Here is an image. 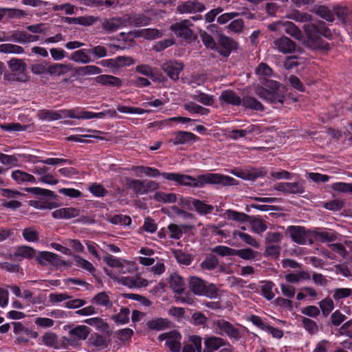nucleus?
I'll return each mask as SVG.
<instances>
[{
    "mask_svg": "<svg viewBox=\"0 0 352 352\" xmlns=\"http://www.w3.org/2000/svg\"><path fill=\"white\" fill-rule=\"evenodd\" d=\"M162 176L169 181H173L179 185L194 188H204L206 184H222L234 186L238 182L234 178L219 173H206L199 175L197 177L179 173H162Z\"/></svg>",
    "mask_w": 352,
    "mask_h": 352,
    "instance_id": "nucleus-1",
    "label": "nucleus"
},
{
    "mask_svg": "<svg viewBox=\"0 0 352 352\" xmlns=\"http://www.w3.org/2000/svg\"><path fill=\"white\" fill-rule=\"evenodd\" d=\"M266 87H258L256 88V94L267 102L276 105L277 104H283L285 98V87L275 80H267Z\"/></svg>",
    "mask_w": 352,
    "mask_h": 352,
    "instance_id": "nucleus-2",
    "label": "nucleus"
},
{
    "mask_svg": "<svg viewBox=\"0 0 352 352\" xmlns=\"http://www.w3.org/2000/svg\"><path fill=\"white\" fill-rule=\"evenodd\" d=\"M324 23L320 22L318 25L314 23L305 24L303 26L305 38L303 44L311 49H318L322 47L321 35L325 37L331 36V31L323 27Z\"/></svg>",
    "mask_w": 352,
    "mask_h": 352,
    "instance_id": "nucleus-3",
    "label": "nucleus"
},
{
    "mask_svg": "<svg viewBox=\"0 0 352 352\" xmlns=\"http://www.w3.org/2000/svg\"><path fill=\"white\" fill-rule=\"evenodd\" d=\"M190 290L197 296H206L214 299L219 296V289L213 283H208L197 276H191L188 279Z\"/></svg>",
    "mask_w": 352,
    "mask_h": 352,
    "instance_id": "nucleus-4",
    "label": "nucleus"
},
{
    "mask_svg": "<svg viewBox=\"0 0 352 352\" xmlns=\"http://www.w3.org/2000/svg\"><path fill=\"white\" fill-rule=\"evenodd\" d=\"M212 324L215 332L221 336H227L234 341H239L243 337V333L239 328L224 319L214 320Z\"/></svg>",
    "mask_w": 352,
    "mask_h": 352,
    "instance_id": "nucleus-5",
    "label": "nucleus"
},
{
    "mask_svg": "<svg viewBox=\"0 0 352 352\" xmlns=\"http://www.w3.org/2000/svg\"><path fill=\"white\" fill-rule=\"evenodd\" d=\"M126 187L131 189L136 195H142L152 192L160 188V185L155 181L149 179H135L126 178Z\"/></svg>",
    "mask_w": 352,
    "mask_h": 352,
    "instance_id": "nucleus-6",
    "label": "nucleus"
},
{
    "mask_svg": "<svg viewBox=\"0 0 352 352\" xmlns=\"http://www.w3.org/2000/svg\"><path fill=\"white\" fill-rule=\"evenodd\" d=\"M68 330V338H64L67 343L72 346H78L82 340H85L91 333V329L86 325L68 324L64 327Z\"/></svg>",
    "mask_w": 352,
    "mask_h": 352,
    "instance_id": "nucleus-7",
    "label": "nucleus"
},
{
    "mask_svg": "<svg viewBox=\"0 0 352 352\" xmlns=\"http://www.w3.org/2000/svg\"><path fill=\"white\" fill-rule=\"evenodd\" d=\"M182 336L177 330H172L168 332L161 333L158 336L157 340L160 342L164 341V346L170 352H179L182 349Z\"/></svg>",
    "mask_w": 352,
    "mask_h": 352,
    "instance_id": "nucleus-8",
    "label": "nucleus"
},
{
    "mask_svg": "<svg viewBox=\"0 0 352 352\" xmlns=\"http://www.w3.org/2000/svg\"><path fill=\"white\" fill-rule=\"evenodd\" d=\"M292 241L298 244H313L312 231L306 230L301 226H291L287 228Z\"/></svg>",
    "mask_w": 352,
    "mask_h": 352,
    "instance_id": "nucleus-9",
    "label": "nucleus"
},
{
    "mask_svg": "<svg viewBox=\"0 0 352 352\" xmlns=\"http://www.w3.org/2000/svg\"><path fill=\"white\" fill-rule=\"evenodd\" d=\"M192 25L190 20L184 19L171 25L170 29L176 36L187 40L190 39L192 35V31L190 28Z\"/></svg>",
    "mask_w": 352,
    "mask_h": 352,
    "instance_id": "nucleus-10",
    "label": "nucleus"
},
{
    "mask_svg": "<svg viewBox=\"0 0 352 352\" xmlns=\"http://www.w3.org/2000/svg\"><path fill=\"white\" fill-rule=\"evenodd\" d=\"M161 68L170 79L177 81L180 72L184 69V65L177 60H168L162 63Z\"/></svg>",
    "mask_w": 352,
    "mask_h": 352,
    "instance_id": "nucleus-11",
    "label": "nucleus"
},
{
    "mask_svg": "<svg viewBox=\"0 0 352 352\" xmlns=\"http://www.w3.org/2000/svg\"><path fill=\"white\" fill-rule=\"evenodd\" d=\"M237 48V43L232 38L220 34L218 38V47L217 50L219 53L223 56H228L231 52Z\"/></svg>",
    "mask_w": 352,
    "mask_h": 352,
    "instance_id": "nucleus-12",
    "label": "nucleus"
},
{
    "mask_svg": "<svg viewBox=\"0 0 352 352\" xmlns=\"http://www.w3.org/2000/svg\"><path fill=\"white\" fill-rule=\"evenodd\" d=\"M206 10L205 6L197 0H188L179 3L176 10L179 14L201 12Z\"/></svg>",
    "mask_w": 352,
    "mask_h": 352,
    "instance_id": "nucleus-13",
    "label": "nucleus"
},
{
    "mask_svg": "<svg viewBox=\"0 0 352 352\" xmlns=\"http://www.w3.org/2000/svg\"><path fill=\"white\" fill-rule=\"evenodd\" d=\"M273 48L283 54H292L296 51V44L287 36H283L274 41Z\"/></svg>",
    "mask_w": 352,
    "mask_h": 352,
    "instance_id": "nucleus-14",
    "label": "nucleus"
},
{
    "mask_svg": "<svg viewBox=\"0 0 352 352\" xmlns=\"http://www.w3.org/2000/svg\"><path fill=\"white\" fill-rule=\"evenodd\" d=\"M185 201L188 207L192 206L201 216L211 214L214 210L213 206L207 204L205 201L195 198H188L185 199Z\"/></svg>",
    "mask_w": 352,
    "mask_h": 352,
    "instance_id": "nucleus-15",
    "label": "nucleus"
},
{
    "mask_svg": "<svg viewBox=\"0 0 352 352\" xmlns=\"http://www.w3.org/2000/svg\"><path fill=\"white\" fill-rule=\"evenodd\" d=\"M118 283L131 289L146 287L148 282L139 275L131 276H121L118 278Z\"/></svg>",
    "mask_w": 352,
    "mask_h": 352,
    "instance_id": "nucleus-16",
    "label": "nucleus"
},
{
    "mask_svg": "<svg viewBox=\"0 0 352 352\" xmlns=\"http://www.w3.org/2000/svg\"><path fill=\"white\" fill-rule=\"evenodd\" d=\"M10 34L11 41L20 44L33 43L39 40L38 36L30 34L25 31L14 30Z\"/></svg>",
    "mask_w": 352,
    "mask_h": 352,
    "instance_id": "nucleus-17",
    "label": "nucleus"
},
{
    "mask_svg": "<svg viewBox=\"0 0 352 352\" xmlns=\"http://www.w3.org/2000/svg\"><path fill=\"white\" fill-rule=\"evenodd\" d=\"M128 18L124 17V15L121 17L107 19L102 22V26L106 31L113 32L118 30L119 28L126 27V20Z\"/></svg>",
    "mask_w": 352,
    "mask_h": 352,
    "instance_id": "nucleus-18",
    "label": "nucleus"
},
{
    "mask_svg": "<svg viewBox=\"0 0 352 352\" xmlns=\"http://www.w3.org/2000/svg\"><path fill=\"white\" fill-rule=\"evenodd\" d=\"M172 322L167 318H155L146 322V327L150 330L160 331L171 327Z\"/></svg>",
    "mask_w": 352,
    "mask_h": 352,
    "instance_id": "nucleus-19",
    "label": "nucleus"
},
{
    "mask_svg": "<svg viewBox=\"0 0 352 352\" xmlns=\"http://www.w3.org/2000/svg\"><path fill=\"white\" fill-rule=\"evenodd\" d=\"M95 80L103 86L120 87L122 85V80L108 74H102L96 76Z\"/></svg>",
    "mask_w": 352,
    "mask_h": 352,
    "instance_id": "nucleus-20",
    "label": "nucleus"
},
{
    "mask_svg": "<svg viewBox=\"0 0 352 352\" xmlns=\"http://www.w3.org/2000/svg\"><path fill=\"white\" fill-rule=\"evenodd\" d=\"M109 292H101L96 294L91 302L92 304L104 307L105 309H110L113 306V302L110 296Z\"/></svg>",
    "mask_w": 352,
    "mask_h": 352,
    "instance_id": "nucleus-21",
    "label": "nucleus"
},
{
    "mask_svg": "<svg viewBox=\"0 0 352 352\" xmlns=\"http://www.w3.org/2000/svg\"><path fill=\"white\" fill-rule=\"evenodd\" d=\"M87 343L92 349L96 350H102L108 346L107 339L98 333L92 334Z\"/></svg>",
    "mask_w": 352,
    "mask_h": 352,
    "instance_id": "nucleus-22",
    "label": "nucleus"
},
{
    "mask_svg": "<svg viewBox=\"0 0 352 352\" xmlns=\"http://www.w3.org/2000/svg\"><path fill=\"white\" fill-rule=\"evenodd\" d=\"M197 137L192 133L188 131H179L170 141L174 145L185 144L195 142Z\"/></svg>",
    "mask_w": 352,
    "mask_h": 352,
    "instance_id": "nucleus-23",
    "label": "nucleus"
},
{
    "mask_svg": "<svg viewBox=\"0 0 352 352\" xmlns=\"http://www.w3.org/2000/svg\"><path fill=\"white\" fill-rule=\"evenodd\" d=\"M124 17H127L126 20V26L133 25L135 27H140L147 25L149 23L150 18L144 14H125Z\"/></svg>",
    "mask_w": 352,
    "mask_h": 352,
    "instance_id": "nucleus-24",
    "label": "nucleus"
},
{
    "mask_svg": "<svg viewBox=\"0 0 352 352\" xmlns=\"http://www.w3.org/2000/svg\"><path fill=\"white\" fill-rule=\"evenodd\" d=\"M79 214L80 210L74 208H62L54 210L52 214L54 219H71Z\"/></svg>",
    "mask_w": 352,
    "mask_h": 352,
    "instance_id": "nucleus-25",
    "label": "nucleus"
},
{
    "mask_svg": "<svg viewBox=\"0 0 352 352\" xmlns=\"http://www.w3.org/2000/svg\"><path fill=\"white\" fill-rule=\"evenodd\" d=\"M232 173L245 180H254L257 177H263L264 173L261 170L252 169L251 170H233Z\"/></svg>",
    "mask_w": 352,
    "mask_h": 352,
    "instance_id": "nucleus-26",
    "label": "nucleus"
},
{
    "mask_svg": "<svg viewBox=\"0 0 352 352\" xmlns=\"http://www.w3.org/2000/svg\"><path fill=\"white\" fill-rule=\"evenodd\" d=\"M170 287L175 293L181 294L185 289L184 280L179 274L174 273L170 275L168 278Z\"/></svg>",
    "mask_w": 352,
    "mask_h": 352,
    "instance_id": "nucleus-27",
    "label": "nucleus"
},
{
    "mask_svg": "<svg viewBox=\"0 0 352 352\" xmlns=\"http://www.w3.org/2000/svg\"><path fill=\"white\" fill-rule=\"evenodd\" d=\"M36 254V250L34 248L27 245H22L16 248L14 254L10 256V258L21 257L22 258L32 259L35 258Z\"/></svg>",
    "mask_w": 352,
    "mask_h": 352,
    "instance_id": "nucleus-28",
    "label": "nucleus"
},
{
    "mask_svg": "<svg viewBox=\"0 0 352 352\" xmlns=\"http://www.w3.org/2000/svg\"><path fill=\"white\" fill-rule=\"evenodd\" d=\"M280 24H282L284 28V31L286 34L290 35L298 41L302 40L303 34L302 31L294 23L291 21H285L280 22Z\"/></svg>",
    "mask_w": 352,
    "mask_h": 352,
    "instance_id": "nucleus-29",
    "label": "nucleus"
},
{
    "mask_svg": "<svg viewBox=\"0 0 352 352\" xmlns=\"http://www.w3.org/2000/svg\"><path fill=\"white\" fill-rule=\"evenodd\" d=\"M73 69L71 64L54 63L47 67V74L50 75L61 76Z\"/></svg>",
    "mask_w": 352,
    "mask_h": 352,
    "instance_id": "nucleus-30",
    "label": "nucleus"
},
{
    "mask_svg": "<svg viewBox=\"0 0 352 352\" xmlns=\"http://www.w3.org/2000/svg\"><path fill=\"white\" fill-rule=\"evenodd\" d=\"M219 100L226 104L239 106L241 103V98L233 91H223L220 96Z\"/></svg>",
    "mask_w": 352,
    "mask_h": 352,
    "instance_id": "nucleus-31",
    "label": "nucleus"
},
{
    "mask_svg": "<svg viewBox=\"0 0 352 352\" xmlns=\"http://www.w3.org/2000/svg\"><path fill=\"white\" fill-rule=\"evenodd\" d=\"M64 118L89 120V111L80 108L62 109Z\"/></svg>",
    "mask_w": 352,
    "mask_h": 352,
    "instance_id": "nucleus-32",
    "label": "nucleus"
},
{
    "mask_svg": "<svg viewBox=\"0 0 352 352\" xmlns=\"http://www.w3.org/2000/svg\"><path fill=\"white\" fill-rule=\"evenodd\" d=\"M241 104L245 109L262 111L264 110L263 105L254 97L245 96L241 99Z\"/></svg>",
    "mask_w": 352,
    "mask_h": 352,
    "instance_id": "nucleus-33",
    "label": "nucleus"
},
{
    "mask_svg": "<svg viewBox=\"0 0 352 352\" xmlns=\"http://www.w3.org/2000/svg\"><path fill=\"white\" fill-rule=\"evenodd\" d=\"M204 345L215 351L223 346L228 345V342L221 337L212 336L205 340Z\"/></svg>",
    "mask_w": 352,
    "mask_h": 352,
    "instance_id": "nucleus-34",
    "label": "nucleus"
},
{
    "mask_svg": "<svg viewBox=\"0 0 352 352\" xmlns=\"http://www.w3.org/2000/svg\"><path fill=\"white\" fill-rule=\"evenodd\" d=\"M39 119L48 121H54L62 119L64 116L62 109L58 111L43 109L38 112Z\"/></svg>",
    "mask_w": 352,
    "mask_h": 352,
    "instance_id": "nucleus-35",
    "label": "nucleus"
},
{
    "mask_svg": "<svg viewBox=\"0 0 352 352\" xmlns=\"http://www.w3.org/2000/svg\"><path fill=\"white\" fill-rule=\"evenodd\" d=\"M313 243L314 241H319L322 243L331 242L336 240V235L332 232L312 231Z\"/></svg>",
    "mask_w": 352,
    "mask_h": 352,
    "instance_id": "nucleus-36",
    "label": "nucleus"
},
{
    "mask_svg": "<svg viewBox=\"0 0 352 352\" xmlns=\"http://www.w3.org/2000/svg\"><path fill=\"white\" fill-rule=\"evenodd\" d=\"M12 177L19 184L24 182H36V178L32 175H30L21 170L13 171L12 173Z\"/></svg>",
    "mask_w": 352,
    "mask_h": 352,
    "instance_id": "nucleus-37",
    "label": "nucleus"
},
{
    "mask_svg": "<svg viewBox=\"0 0 352 352\" xmlns=\"http://www.w3.org/2000/svg\"><path fill=\"white\" fill-rule=\"evenodd\" d=\"M84 322L91 326L95 327L98 330L104 333H108L109 326L103 319L99 317L90 318L84 320Z\"/></svg>",
    "mask_w": 352,
    "mask_h": 352,
    "instance_id": "nucleus-38",
    "label": "nucleus"
},
{
    "mask_svg": "<svg viewBox=\"0 0 352 352\" xmlns=\"http://www.w3.org/2000/svg\"><path fill=\"white\" fill-rule=\"evenodd\" d=\"M233 236L234 238H236V236L239 237L246 244L254 248H258L260 247L259 242L254 237L245 232H242L239 230H234L233 232Z\"/></svg>",
    "mask_w": 352,
    "mask_h": 352,
    "instance_id": "nucleus-39",
    "label": "nucleus"
},
{
    "mask_svg": "<svg viewBox=\"0 0 352 352\" xmlns=\"http://www.w3.org/2000/svg\"><path fill=\"white\" fill-rule=\"evenodd\" d=\"M234 256H237L241 258L246 261L256 259L259 256V252L250 248L235 250Z\"/></svg>",
    "mask_w": 352,
    "mask_h": 352,
    "instance_id": "nucleus-40",
    "label": "nucleus"
},
{
    "mask_svg": "<svg viewBox=\"0 0 352 352\" xmlns=\"http://www.w3.org/2000/svg\"><path fill=\"white\" fill-rule=\"evenodd\" d=\"M225 215L227 219L240 223L248 221L250 219V217L245 213L232 210H227L225 212Z\"/></svg>",
    "mask_w": 352,
    "mask_h": 352,
    "instance_id": "nucleus-41",
    "label": "nucleus"
},
{
    "mask_svg": "<svg viewBox=\"0 0 352 352\" xmlns=\"http://www.w3.org/2000/svg\"><path fill=\"white\" fill-rule=\"evenodd\" d=\"M25 52L23 47L12 44V43H4L0 45V53L3 54H22Z\"/></svg>",
    "mask_w": 352,
    "mask_h": 352,
    "instance_id": "nucleus-42",
    "label": "nucleus"
},
{
    "mask_svg": "<svg viewBox=\"0 0 352 352\" xmlns=\"http://www.w3.org/2000/svg\"><path fill=\"white\" fill-rule=\"evenodd\" d=\"M131 169L136 173H142L150 177H157L162 174L158 169L150 166H133Z\"/></svg>",
    "mask_w": 352,
    "mask_h": 352,
    "instance_id": "nucleus-43",
    "label": "nucleus"
},
{
    "mask_svg": "<svg viewBox=\"0 0 352 352\" xmlns=\"http://www.w3.org/2000/svg\"><path fill=\"white\" fill-rule=\"evenodd\" d=\"M69 59L82 64H87L91 61V58L85 53V50H78L72 52Z\"/></svg>",
    "mask_w": 352,
    "mask_h": 352,
    "instance_id": "nucleus-44",
    "label": "nucleus"
},
{
    "mask_svg": "<svg viewBox=\"0 0 352 352\" xmlns=\"http://www.w3.org/2000/svg\"><path fill=\"white\" fill-rule=\"evenodd\" d=\"M43 343L47 346L53 347L54 349H60V345L58 341V336L52 332L45 333L42 336Z\"/></svg>",
    "mask_w": 352,
    "mask_h": 352,
    "instance_id": "nucleus-45",
    "label": "nucleus"
},
{
    "mask_svg": "<svg viewBox=\"0 0 352 352\" xmlns=\"http://www.w3.org/2000/svg\"><path fill=\"white\" fill-rule=\"evenodd\" d=\"M287 19L294 20L297 22L304 23L310 21L311 20V16L307 12H302L299 10H293L290 13L286 15Z\"/></svg>",
    "mask_w": 352,
    "mask_h": 352,
    "instance_id": "nucleus-46",
    "label": "nucleus"
},
{
    "mask_svg": "<svg viewBox=\"0 0 352 352\" xmlns=\"http://www.w3.org/2000/svg\"><path fill=\"white\" fill-rule=\"evenodd\" d=\"M109 65L117 67L130 66L134 63V60L130 56H120L115 58L107 60Z\"/></svg>",
    "mask_w": 352,
    "mask_h": 352,
    "instance_id": "nucleus-47",
    "label": "nucleus"
},
{
    "mask_svg": "<svg viewBox=\"0 0 352 352\" xmlns=\"http://www.w3.org/2000/svg\"><path fill=\"white\" fill-rule=\"evenodd\" d=\"M130 310L127 307H122L120 312L112 316V320L118 324H124L129 321Z\"/></svg>",
    "mask_w": 352,
    "mask_h": 352,
    "instance_id": "nucleus-48",
    "label": "nucleus"
},
{
    "mask_svg": "<svg viewBox=\"0 0 352 352\" xmlns=\"http://www.w3.org/2000/svg\"><path fill=\"white\" fill-rule=\"evenodd\" d=\"M256 128V127L254 125H250L245 129H234L230 132L229 137L233 140L244 138L247 135H250L254 132Z\"/></svg>",
    "mask_w": 352,
    "mask_h": 352,
    "instance_id": "nucleus-49",
    "label": "nucleus"
},
{
    "mask_svg": "<svg viewBox=\"0 0 352 352\" xmlns=\"http://www.w3.org/2000/svg\"><path fill=\"white\" fill-rule=\"evenodd\" d=\"M314 11L320 17L332 22L334 21L333 13L325 6H318L314 8Z\"/></svg>",
    "mask_w": 352,
    "mask_h": 352,
    "instance_id": "nucleus-50",
    "label": "nucleus"
},
{
    "mask_svg": "<svg viewBox=\"0 0 352 352\" xmlns=\"http://www.w3.org/2000/svg\"><path fill=\"white\" fill-rule=\"evenodd\" d=\"M302 324L304 329L311 336L317 334L319 331V327L316 322L310 318H302Z\"/></svg>",
    "mask_w": 352,
    "mask_h": 352,
    "instance_id": "nucleus-51",
    "label": "nucleus"
},
{
    "mask_svg": "<svg viewBox=\"0 0 352 352\" xmlns=\"http://www.w3.org/2000/svg\"><path fill=\"white\" fill-rule=\"evenodd\" d=\"M0 10L2 11V18L4 15H8V16L10 18L16 19H21L27 16V13L20 9L0 8Z\"/></svg>",
    "mask_w": 352,
    "mask_h": 352,
    "instance_id": "nucleus-52",
    "label": "nucleus"
},
{
    "mask_svg": "<svg viewBox=\"0 0 352 352\" xmlns=\"http://www.w3.org/2000/svg\"><path fill=\"white\" fill-rule=\"evenodd\" d=\"M265 249L264 251V256L266 257H271L273 258H278L280 254L281 247L280 245L274 244H265Z\"/></svg>",
    "mask_w": 352,
    "mask_h": 352,
    "instance_id": "nucleus-53",
    "label": "nucleus"
},
{
    "mask_svg": "<svg viewBox=\"0 0 352 352\" xmlns=\"http://www.w3.org/2000/svg\"><path fill=\"white\" fill-rule=\"evenodd\" d=\"M184 109L190 113H197L201 116L207 115L209 109L202 107L195 102H189L184 104Z\"/></svg>",
    "mask_w": 352,
    "mask_h": 352,
    "instance_id": "nucleus-54",
    "label": "nucleus"
},
{
    "mask_svg": "<svg viewBox=\"0 0 352 352\" xmlns=\"http://www.w3.org/2000/svg\"><path fill=\"white\" fill-rule=\"evenodd\" d=\"M323 316L327 317L334 309V302L332 299L327 297L319 302Z\"/></svg>",
    "mask_w": 352,
    "mask_h": 352,
    "instance_id": "nucleus-55",
    "label": "nucleus"
},
{
    "mask_svg": "<svg viewBox=\"0 0 352 352\" xmlns=\"http://www.w3.org/2000/svg\"><path fill=\"white\" fill-rule=\"evenodd\" d=\"M154 199L157 201L170 204L177 201V195L175 193L157 192L154 195Z\"/></svg>",
    "mask_w": 352,
    "mask_h": 352,
    "instance_id": "nucleus-56",
    "label": "nucleus"
},
{
    "mask_svg": "<svg viewBox=\"0 0 352 352\" xmlns=\"http://www.w3.org/2000/svg\"><path fill=\"white\" fill-rule=\"evenodd\" d=\"M53 254V252H40L38 255H35V260L42 266H45L48 264L52 265Z\"/></svg>",
    "mask_w": 352,
    "mask_h": 352,
    "instance_id": "nucleus-57",
    "label": "nucleus"
},
{
    "mask_svg": "<svg viewBox=\"0 0 352 352\" xmlns=\"http://www.w3.org/2000/svg\"><path fill=\"white\" fill-rule=\"evenodd\" d=\"M76 72L80 76H87L99 74L102 72V69L100 67L95 65H86L79 67L76 69Z\"/></svg>",
    "mask_w": 352,
    "mask_h": 352,
    "instance_id": "nucleus-58",
    "label": "nucleus"
},
{
    "mask_svg": "<svg viewBox=\"0 0 352 352\" xmlns=\"http://www.w3.org/2000/svg\"><path fill=\"white\" fill-rule=\"evenodd\" d=\"M74 261L76 263V265L85 270H87V272H90L91 274H94L96 272V268L94 266L88 261L83 258L82 257L75 255L74 256Z\"/></svg>",
    "mask_w": 352,
    "mask_h": 352,
    "instance_id": "nucleus-59",
    "label": "nucleus"
},
{
    "mask_svg": "<svg viewBox=\"0 0 352 352\" xmlns=\"http://www.w3.org/2000/svg\"><path fill=\"white\" fill-rule=\"evenodd\" d=\"M8 65L12 72H24L26 69V64L22 59L11 58L8 62Z\"/></svg>",
    "mask_w": 352,
    "mask_h": 352,
    "instance_id": "nucleus-60",
    "label": "nucleus"
},
{
    "mask_svg": "<svg viewBox=\"0 0 352 352\" xmlns=\"http://www.w3.org/2000/svg\"><path fill=\"white\" fill-rule=\"evenodd\" d=\"M0 162L10 168L18 166L19 160L16 155H6L0 153Z\"/></svg>",
    "mask_w": 352,
    "mask_h": 352,
    "instance_id": "nucleus-61",
    "label": "nucleus"
},
{
    "mask_svg": "<svg viewBox=\"0 0 352 352\" xmlns=\"http://www.w3.org/2000/svg\"><path fill=\"white\" fill-rule=\"evenodd\" d=\"M250 222L252 230L254 233L261 234L267 228L265 221L261 219L254 218Z\"/></svg>",
    "mask_w": 352,
    "mask_h": 352,
    "instance_id": "nucleus-62",
    "label": "nucleus"
},
{
    "mask_svg": "<svg viewBox=\"0 0 352 352\" xmlns=\"http://www.w3.org/2000/svg\"><path fill=\"white\" fill-rule=\"evenodd\" d=\"M352 295V289L336 288L333 290V298L336 301H340Z\"/></svg>",
    "mask_w": 352,
    "mask_h": 352,
    "instance_id": "nucleus-63",
    "label": "nucleus"
},
{
    "mask_svg": "<svg viewBox=\"0 0 352 352\" xmlns=\"http://www.w3.org/2000/svg\"><path fill=\"white\" fill-rule=\"evenodd\" d=\"M283 239V235L278 232H268L265 234V244L279 245Z\"/></svg>",
    "mask_w": 352,
    "mask_h": 352,
    "instance_id": "nucleus-64",
    "label": "nucleus"
}]
</instances>
